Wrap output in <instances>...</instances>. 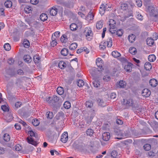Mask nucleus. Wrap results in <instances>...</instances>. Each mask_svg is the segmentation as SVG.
Segmentation results:
<instances>
[{"mask_svg": "<svg viewBox=\"0 0 158 158\" xmlns=\"http://www.w3.org/2000/svg\"><path fill=\"white\" fill-rule=\"evenodd\" d=\"M112 55L114 57H118L121 56L120 53L117 51H113L112 52Z\"/></svg>", "mask_w": 158, "mask_h": 158, "instance_id": "36", "label": "nucleus"}, {"mask_svg": "<svg viewBox=\"0 0 158 158\" xmlns=\"http://www.w3.org/2000/svg\"><path fill=\"white\" fill-rule=\"evenodd\" d=\"M4 5L6 8H10L12 7V3L11 1L7 0L5 2Z\"/></svg>", "mask_w": 158, "mask_h": 158, "instance_id": "20", "label": "nucleus"}, {"mask_svg": "<svg viewBox=\"0 0 158 158\" xmlns=\"http://www.w3.org/2000/svg\"><path fill=\"white\" fill-rule=\"evenodd\" d=\"M119 87L120 88H124L125 87L126 85V83L125 81H120L119 82Z\"/></svg>", "mask_w": 158, "mask_h": 158, "instance_id": "45", "label": "nucleus"}, {"mask_svg": "<svg viewBox=\"0 0 158 158\" xmlns=\"http://www.w3.org/2000/svg\"><path fill=\"white\" fill-rule=\"evenodd\" d=\"M144 68L147 70H149L152 68L151 64L149 62H146L144 65Z\"/></svg>", "mask_w": 158, "mask_h": 158, "instance_id": "27", "label": "nucleus"}, {"mask_svg": "<svg viewBox=\"0 0 158 158\" xmlns=\"http://www.w3.org/2000/svg\"><path fill=\"white\" fill-rule=\"evenodd\" d=\"M93 118V116H88L85 117V119L86 123L87 124H89L91 122Z\"/></svg>", "mask_w": 158, "mask_h": 158, "instance_id": "38", "label": "nucleus"}, {"mask_svg": "<svg viewBox=\"0 0 158 158\" xmlns=\"http://www.w3.org/2000/svg\"><path fill=\"white\" fill-rule=\"evenodd\" d=\"M15 128L18 130H20L21 129V125L19 123H16L15 125Z\"/></svg>", "mask_w": 158, "mask_h": 158, "instance_id": "61", "label": "nucleus"}, {"mask_svg": "<svg viewBox=\"0 0 158 158\" xmlns=\"http://www.w3.org/2000/svg\"><path fill=\"white\" fill-rule=\"evenodd\" d=\"M158 35L156 33H154L153 34V38L154 40H156L158 39Z\"/></svg>", "mask_w": 158, "mask_h": 158, "instance_id": "62", "label": "nucleus"}, {"mask_svg": "<svg viewBox=\"0 0 158 158\" xmlns=\"http://www.w3.org/2000/svg\"><path fill=\"white\" fill-rule=\"evenodd\" d=\"M77 44L76 43H73L69 46V49L72 50H74L77 47Z\"/></svg>", "mask_w": 158, "mask_h": 158, "instance_id": "33", "label": "nucleus"}, {"mask_svg": "<svg viewBox=\"0 0 158 158\" xmlns=\"http://www.w3.org/2000/svg\"><path fill=\"white\" fill-rule=\"evenodd\" d=\"M123 105L128 107H133L135 106L134 101L131 98L123 99Z\"/></svg>", "mask_w": 158, "mask_h": 158, "instance_id": "5", "label": "nucleus"}, {"mask_svg": "<svg viewBox=\"0 0 158 158\" xmlns=\"http://www.w3.org/2000/svg\"><path fill=\"white\" fill-rule=\"evenodd\" d=\"M3 139L5 141L8 142L10 140V136L8 134L5 133L3 136Z\"/></svg>", "mask_w": 158, "mask_h": 158, "instance_id": "26", "label": "nucleus"}, {"mask_svg": "<svg viewBox=\"0 0 158 158\" xmlns=\"http://www.w3.org/2000/svg\"><path fill=\"white\" fill-rule=\"evenodd\" d=\"M132 64L130 62L127 63L124 67V69L127 72H130L131 71Z\"/></svg>", "mask_w": 158, "mask_h": 158, "instance_id": "11", "label": "nucleus"}, {"mask_svg": "<svg viewBox=\"0 0 158 158\" xmlns=\"http://www.w3.org/2000/svg\"><path fill=\"white\" fill-rule=\"evenodd\" d=\"M28 134L31 137H28L26 138L27 142L29 144L36 146L37 144L36 142L31 137H35V133L32 131H30L28 132Z\"/></svg>", "mask_w": 158, "mask_h": 158, "instance_id": "3", "label": "nucleus"}, {"mask_svg": "<svg viewBox=\"0 0 158 158\" xmlns=\"http://www.w3.org/2000/svg\"><path fill=\"white\" fill-rule=\"evenodd\" d=\"M110 137V134L109 132H104L102 135L103 139L105 141H108Z\"/></svg>", "mask_w": 158, "mask_h": 158, "instance_id": "9", "label": "nucleus"}, {"mask_svg": "<svg viewBox=\"0 0 158 158\" xmlns=\"http://www.w3.org/2000/svg\"><path fill=\"white\" fill-rule=\"evenodd\" d=\"M86 134L87 136L91 137L94 134V131L91 128L88 129L86 131Z\"/></svg>", "mask_w": 158, "mask_h": 158, "instance_id": "16", "label": "nucleus"}, {"mask_svg": "<svg viewBox=\"0 0 158 158\" xmlns=\"http://www.w3.org/2000/svg\"><path fill=\"white\" fill-rule=\"evenodd\" d=\"M67 40L66 36L65 35H63L60 38V41L62 43H65Z\"/></svg>", "mask_w": 158, "mask_h": 158, "instance_id": "51", "label": "nucleus"}, {"mask_svg": "<svg viewBox=\"0 0 158 158\" xmlns=\"http://www.w3.org/2000/svg\"><path fill=\"white\" fill-rule=\"evenodd\" d=\"M32 123L34 126H37L39 124L40 122L37 119H35L32 120Z\"/></svg>", "mask_w": 158, "mask_h": 158, "instance_id": "50", "label": "nucleus"}, {"mask_svg": "<svg viewBox=\"0 0 158 158\" xmlns=\"http://www.w3.org/2000/svg\"><path fill=\"white\" fill-rule=\"evenodd\" d=\"M5 9L3 8H0V15L5 16V14L4 13Z\"/></svg>", "mask_w": 158, "mask_h": 158, "instance_id": "58", "label": "nucleus"}, {"mask_svg": "<svg viewBox=\"0 0 158 158\" xmlns=\"http://www.w3.org/2000/svg\"><path fill=\"white\" fill-rule=\"evenodd\" d=\"M77 25L75 23H71L70 26V28L71 30L72 31H76L77 28Z\"/></svg>", "mask_w": 158, "mask_h": 158, "instance_id": "30", "label": "nucleus"}, {"mask_svg": "<svg viewBox=\"0 0 158 158\" xmlns=\"http://www.w3.org/2000/svg\"><path fill=\"white\" fill-rule=\"evenodd\" d=\"M57 12V9L56 6H53L50 9V14L51 15L54 16L56 15Z\"/></svg>", "mask_w": 158, "mask_h": 158, "instance_id": "12", "label": "nucleus"}, {"mask_svg": "<svg viewBox=\"0 0 158 158\" xmlns=\"http://www.w3.org/2000/svg\"><path fill=\"white\" fill-rule=\"evenodd\" d=\"M46 116L48 118L51 119L53 117V113L52 112L48 111L46 113Z\"/></svg>", "mask_w": 158, "mask_h": 158, "instance_id": "39", "label": "nucleus"}, {"mask_svg": "<svg viewBox=\"0 0 158 158\" xmlns=\"http://www.w3.org/2000/svg\"><path fill=\"white\" fill-rule=\"evenodd\" d=\"M136 36L133 34L130 35L128 37V39L129 41L131 43L133 42L135 40Z\"/></svg>", "mask_w": 158, "mask_h": 158, "instance_id": "19", "label": "nucleus"}, {"mask_svg": "<svg viewBox=\"0 0 158 158\" xmlns=\"http://www.w3.org/2000/svg\"><path fill=\"white\" fill-rule=\"evenodd\" d=\"M53 37L54 36L56 39H57L58 37H59L60 35V32L59 31H56L54 32L53 35Z\"/></svg>", "mask_w": 158, "mask_h": 158, "instance_id": "56", "label": "nucleus"}, {"mask_svg": "<svg viewBox=\"0 0 158 158\" xmlns=\"http://www.w3.org/2000/svg\"><path fill=\"white\" fill-rule=\"evenodd\" d=\"M102 60L100 58H98L96 60V64L97 66L100 69H102Z\"/></svg>", "mask_w": 158, "mask_h": 158, "instance_id": "8", "label": "nucleus"}, {"mask_svg": "<svg viewBox=\"0 0 158 158\" xmlns=\"http://www.w3.org/2000/svg\"><path fill=\"white\" fill-rule=\"evenodd\" d=\"M98 78L97 77H94L93 79L94 81L93 82L94 86L96 88H98L100 86V81L98 80Z\"/></svg>", "mask_w": 158, "mask_h": 158, "instance_id": "10", "label": "nucleus"}, {"mask_svg": "<svg viewBox=\"0 0 158 158\" xmlns=\"http://www.w3.org/2000/svg\"><path fill=\"white\" fill-rule=\"evenodd\" d=\"M151 145L148 144H145L143 146L144 149L146 151H148L151 149Z\"/></svg>", "mask_w": 158, "mask_h": 158, "instance_id": "52", "label": "nucleus"}, {"mask_svg": "<svg viewBox=\"0 0 158 158\" xmlns=\"http://www.w3.org/2000/svg\"><path fill=\"white\" fill-rule=\"evenodd\" d=\"M129 52L132 55H135L137 52V50L135 48L131 47L129 49Z\"/></svg>", "mask_w": 158, "mask_h": 158, "instance_id": "35", "label": "nucleus"}, {"mask_svg": "<svg viewBox=\"0 0 158 158\" xmlns=\"http://www.w3.org/2000/svg\"><path fill=\"white\" fill-rule=\"evenodd\" d=\"M14 60L12 58H10L8 59L7 62L10 64H11L14 63Z\"/></svg>", "mask_w": 158, "mask_h": 158, "instance_id": "60", "label": "nucleus"}, {"mask_svg": "<svg viewBox=\"0 0 158 158\" xmlns=\"http://www.w3.org/2000/svg\"><path fill=\"white\" fill-rule=\"evenodd\" d=\"M84 82L82 80L79 79L77 81V84L79 87H82L84 85Z\"/></svg>", "mask_w": 158, "mask_h": 158, "instance_id": "41", "label": "nucleus"}, {"mask_svg": "<svg viewBox=\"0 0 158 158\" xmlns=\"http://www.w3.org/2000/svg\"><path fill=\"white\" fill-rule=\"evenodd\" d=\"M106 45L108 47L110 48L112 46V39L110 37L108 38L106 41Z\"/></svg>", "mask_w": 158, "mask_h": 158, "instance_id": "22", "label": "nucleus"}, {"mask_svg": "<svg viewBox=\"0 0 158 158\" xmlns=\"http://www.w3.org/2000/svg\"><path fill=\"white\" fill-rule=\"evenodd\" d=\"M23 45L24 47L27 48L29 46L30 43L28 40H25L23 42Z\"/></svg>", "mask_w": 158, "mask_h": 158, "instance_id": "46", "label": "nucleus"}, {"mask_svg": "<svg viewBox=\"0 0 158 158\" xmlns=\"http://www.w3.org/2000/svg\"><path fill=\"white\" fill-rule=\"evenodd\" d=\"M40 20L43 21H44L48 19V16L46 14L44 13H42L40 16Z\"/></svg>", "mask_w": 158, "mask_h": 158, "instance_id": "28", "label": "nucleus"}, {"mask_svg": "<svg viewBox=\"0 0 158 158\" xmlns=\"http://www.w3.org/2000/svg\"><path fill=\"white\" fill-rule=\"evenodd\" d=\"M51 39L52 41L50 43L51 45L52 46L54 47L56 46L57 44L56 39L53 37V35H52Z\"/></svg>", "mask_w": 158, "mask_h": 158, "instance_id": "25", "label": "nucleus"}, {"mask_svg": "<svg viewBox=\"0 0 158 158\" xmlns=\"http://www.w3.org/2000/svg\"><path fill=\"white\" fill-rule=\"evenodd\" d=\"M106 43L105 41H102L99 44V48L101 49H104L106 47Z\"/></svg>", "mask_w": 158, "mask_h": 158, "instance_id": "40", "label": "nucleus"}, {"mask_svg": "<svg viewBox=\"0 0 158 158\" xmlns=\"http://www.w3.org/2000/svg\"><path fill=\"white\" fill-rule=\"evenodd\" d=\"M116 96V94L115 93H112L110 95V98L112 99H114Z\"/></svg>", "mask_w": 158, "mask_h": 158, "instance_id": "59", "label": "nucleus"}, {"mask_svg": "<svg viewBox=\"0 0 158 158\" xmlns=\"http://www.w3.org/2000/svg\"><path fill=\"white\" fill-rule=\"evenodd\" d=\"M136 4L138 7H141L142 6V2L141 0H135Z\"/></svg>", "mask_w": 158, "mask_h": 158, "instance_id": "54", "label": "nucleus"}, {"mask_svg": "<svg viewBox=\"0 0 158 158\" xmlns=\"http://www.w3.org/2000/svg\"><path fill=\"white\" fill-rule=\"evenodd\" d=\"M64 108L66 109L69 108L71 106L70 103L68 101H66L63 104Z\"/></svg>", "mask_w": 158, "mask_h": 158, "instance_id": "44", "label": "nucleus"}, {"mask_svg": "<svg viewBox=\"0 0 158 158\" xmlns=\"http://www.w3.org/2000/svg\"><path fill=\"white\" fill-rule=\"evenodd\" d=\"M59 100V98L56 95H54L52 98V101L53 103L57 102Z\"/></svg>", "mask_w": 158, "mask_h": 158, "instance_id": "55", "label": "nucleus"}, {"mask_svg": "<svg viewBox=\"0 0 158 158\" xmlns=\"http://www.w3.org/2000/svg\"><path fill=\"white\" fill-rule=\"evenodd\" d=\"M32 10V8L29 5H26L24 8V11L25 13L27 14L31 13Z\"/></svg>", "mask_w": 158, "mask_h": 158, "instance_id": "15", "label": "nucleus"}, {"mask_svg": "<svg viewBox=\"0 0 158 158\" xmlns=\"http://www.w3.org/2000/svg\"><path fill=\"white\" fill-rule=\"evenodd\" d=\"M1 109L4 111L8 112L9 110V108L8 105H2Z\"/></svg>", "mask_w": 158, "mask_h": 158, "instance_id": "48", "label": "nucleus"}, {"mask_svg": "<svg viewBox=\"0 0 158 158\" xmlns=\"http://www.w3.org/2000/svg\"><path fill=\"white\" fill-rule=\"evenodd\" d=\"M85 105L86 107L90 108L92 107L93 103L91 101L88 100L86 102Z\"/></svg>", "mask_w": 158, "mask_h": 158, "instance_id": "42", "label": "nucleus"}, {"mask_svg": "<svg viewBox=\"0 0 158 158\" xmlns=\"http://www.w3.org/2000/svg\"><path fill=\"white\" fill-rule=\"evenodd\" d=\"M154 39L151 38H148L147 40V44L148 45L151 46L154 43Z\"/></svg>", "mask_w": 158, "mask_h": 158, "instance_id": "29", "label": "nucleus"}, {"mask_svg": "<svg viewBox=\"0 0 158 158\" xmlns=\"http://www.w3.org/2000/svg\"><path fill=\"white\" fill-rule=\"evenodd\" d=\"M99 11L101 12L102 10V11L103 10L109 11L112 8V5L109 3L104 4H102L100 7Z\"/></svg>", "mask_w": 158, "mask_h": 158, "instance_id": "4", "label": "nucleus"}, {"mask_svg": "<svg viewBox=\"0 0 158 158\" xmlns=\"http://www.w3.org/2000/svg\"><path fill=\"white\" fill-rule=\"evenodd\" d=\"M94 15L93 13L92 10H90L88 14V15L85 17V19L88 21H90L94 19Z\"/></svg>", "mask_w": 158, "mask_h": 158, "instance_id": "13", "label": "nucleus"}, {"mask_svg": "<svg viewBox=\"0 0 158 158\" xmlns=\"http://www.w3.org/2000/svg\"><path fill=\"white\" fill-rule=\"evenodd\" d=\"M150 85L152 87H155L158 84L157 80L154 78H152L149 81Z\"/></svg>", "mask_w": 158, "mask_h": 158, "instance_id": "14", "label": "nucleus"}, {"mask_svg": "<svg viewBox=\"0 0 158 158\" xmlns=\"http://www.w3.org/2000/svg\"><path fill=\"white\" fill-rule=\"evenodd\" d=\"M4 48L5 50L8 51L11 49V47L9 43H6L4 45Z\"/></svg>", "mask_w": 158, "mask_h": 158, "instance_id": "47", "label": "nucleus"}, {"mask_svg": "<svg viewBox=\"0 0 158 158\" xmlns=\"http://www.w3.org/2000/svg\"><path fill=\"white\" fill-rule=\"evenodd\" d=\"M64 114L63 113H59L56 115V118L58 119H63Z\"/></svg>", "mask_w": 158, "mask_h": 158, "instance_id": "43", "label": "nucleus"}, {"mask_svg": "<svg viewBox=\"0 0 158 158\" xmlns=\"http://www.w3.org/2000/svg\"><path fill=\"white\" fill-rule=\"evenodd\" d=\"M136 17L137 19H138V20H142L143 19V17L140 14H137Z\"/></svg>", "mask_w": 158, "mask_h": 158, "instance_id": "64", "label": "nucleus"}, {"mask_svg": "<svg viewBox=\"0 0 158 158\" xmlns=\"http://www.w3.org/2000/svg\"><path fill=\"white\" fill-rule=\"evenodd\" d=\"M128 5L126 3H122L121 4L120 8L123 10H126L128 9Z\"/></svg>", "mask_w": 158, "mask_h": 158, "instance_id": "17", "label": "nucleus"}, {"mask_svg": "<svg viewBox=\"0 0 158 158\" xmlns=\"http://www.w3.org/2000/svg\"><path fill=\"white\" fill-rule=\"evenodd\" d=\"M118 152L116 151H113L111 153V156L113 158H116L118 156Z\"/></svg>", "mask_w": 158, "mask_h": 158, "instance_id": "49", "label": "nucleus"}, {"mask_svg": "<svg viewBox=\"0 0 158 158\" xmlns=\"http://www.w3.org/2000/svg\"><path fill=\"white\" fill-rule=\"evenodd\" d=\"M22 148V146L19 144H16L15 146V149L16 151H19L21 150Z\"/></svg>", "mask_w": 158, "mask_h": 158, "instance_id": "53", "label": "nucleus"}, {"mask_svg": "<svg viewBox=\"0 0 158 158\" xmlns=\"http://www.w3.org/2000/svg\"><path fill=\"white\" fill-rule=\"evenodd\" d=\"M151 94L150 91L148 89H144L142 91V94L145 97H149Z\"/></svg>", "mask_w": 158, "mask_h": 158, "instance_id": "7", "label": "nucleus"}, {"mask_svg": "<svg viewBox=\"0 0 158 158\" xmlns=\"http://www.w3.org/2000/svg\"><path fill=\"white\" fill-rule=\"evenodd\" d=\"M69 53L68 49L65 48L62 49L61 51V55L64 56H67Z\"/></svg>", "mask_w": 158, "mask_h": 158, "instance_id": "32", "label": "nucleus"}, {"mask_svg": "<svg viewBox=\"0 0 158 158\" xmlns=\"http://www.w3.org/2000/svg\"><path fill=\"white\" fill-rule=\"evenodd\" d=\"M117 17V16L113 13H110L109 14L107 18L109 19H115Z\"/></svg>", "mask_w": 158, "mask_h": 158, "instance_id": "37", "label": "nucleus"}, {"mask_svg": "<svg viewBox=\"0 0 158 158\" xmlns=\"http://www.w3.org/2000/svg\"><path fill=\"white\" fill-rule=\"evenodd\" d=\"M103 79L105 81H108L110 79V77L109 76L106 75L103 77Z\"/></svg>", "mask_w": 158, "mask_h": 158, "instance_id": "57", "label": "nucleus"}, {"mask_svg": "<svg viewBox=\"0 0 158 158\" xmlns=\"http://www.w3.org/2000/svg\"><path fill=\"white\" fill-rule=\"evenodd\" d=\"M56 91L58 94L62 95L64 92V89L61 87H58Z\"/></svg>", "mask_w": 158, "mask_h": 158, "instance_id": "34", "label": "nucleus"}, {"mask_svg": "<svg viewBox=\"0 0 158 158\" xmlns=\"http://www.w3.org/2000/svg\"><path fill=\"white\" fill-rule=\"evenodd\" d=\"M33 60L35 64H38L40 61V58L39 55L36 54L33 56Z\"/></svg>", "mask_w": 158, "mask_h": 158, "instance_id": "18", "label": "nucleus"}, {"mask_svg": "<svg viewBox=\"0 0 158 158\" xmlns=\"http://www.w3.org/2000/svg\"><path fill=\"white\" fill-rule=\"evenodd\" d=\"M103 22L102 20L99 21L96 23V27L97 29H101L103 26Z\"/></svg>", "mask_w": 158, "mask_h": 158, "instance_id": "21", "label": "nucleus"}, {"mask_svg": "<svg viewBox=\"0 0 158 158\" xmlns=\"http://www.w3.org/2000/svg\"><path fill=\"white\" fill-rule=\"evenodd\" d=\"M46 101L49 103H53V102L52 101V98L51 97H48V98H47L46 99Z\"/></svg>", "mask_w": 158, "mask_h": 158, "instance_id": "63", "label": "nucleus"}, {"mask_svg": "<svg viewBox=\"0 0 158 158\" xmlns=\"http://www.w3.org/2000/svg\"><path fill=\"white\" fill-rule=\"evenodd\" d=\"M24 60L27 63L30 62L31 60V57L28 55H25L23 57Z\"/></svg>", "mask_w": 158, "mask_h": 158, "instance_id": "23", "label": "nucleus"}, {"mask_svg": "<svg viewBox=\"0 0 158 158\" xmlns=\"http://www.w3.org/2000/svg\"><path fill=\"white\" fill-rule=\"evenodd\" d=\"M66 66V63L63 61H60L59 63L58 66L61 69H64Z\"/></svg>", "mask_w": 158, "mask_h": 158, "instance_id": "24", "label": "nucleus"}, {"mask_svg": "<svg viewBox=\"0 0 158 158\" xmlns=\"http://www.w3.org/2000/svg\"><path fill=\"white\" fill-rule=\"evenodd\" d=\"M109 31L113 35H116L119 37L121 36L123 34V31L122 29H118L116 26V21L114 19H109Z\"/></svg>", "mask_w": 158, "mask_h": 158, "instance_id": "1", "label": "nucleus"}, {"mask_svg": "<svg viewBox=\"0 0 158 158\" xmlns=\"http://www.w3.org/2000/svg\"><path fill=\"white\" fill-rule=\"evenodd\" d=\"M83 34L88 41L91 40L93 38V32L91 28L89 27H85L83 31Z\"/></svg>", "mask_w": 158, "mask_h": 158, "instance_id": "2", "label": "nucleus"}, {"mask_svg": "<svg viewBox=\"0 0 158 158\" xmlns=\"http://www.w3.org/2000/svg\"><path fill=\"white\" fill-rule=\"evenodd\" d=\"M156 56L154 54L149 55L148 57V60L151 62L154 61L156 60Z\"/></svg>", "mask_w": 158, "mask_h": 158, "instance_id": "31", "label": "nucleus"}, {"mask_svg": "<svg viewBox=\"0 0 158 158\" xmlns=\"http://www.w3.org/2000/svg\"><path fill=\"white\" fill-rule=\"evenodd\" d=\"M68 139V134L67 132H64L61 137L60 140L63 143H65Z\"/></svg>", "mask_w": 158, "mask_h": 158, "instance_id": "6", "label": "nucleus"}]
</instances>
